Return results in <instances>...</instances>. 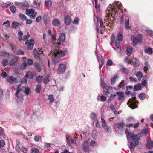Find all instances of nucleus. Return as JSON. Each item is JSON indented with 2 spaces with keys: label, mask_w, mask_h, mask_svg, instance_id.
<instances>
[{
  "label": "nucleus",
  "mask_w": 153,
  "mask_h": 153,
  "mask_svg": "<svg viewBox=\"0 0 153 153\" xmlns=\"http://www.w3.org/2000/svg\"><path fill=\"white\" fill-rule=\"evenodd\" d=\"M61 44L59 42L53 43V46L55 48V50L51 52L50 54L52 61L56 64L60 62V58L65 56L68 52L66 49L63 50L59 49Z\"/></svg>",
  "instance_id": "obj_1"
},
{
  "label": "nucleus",
  "mask_w": 153,
  "mask_h": 153,
  "mask_svg": "<svg viewBox=\"0 0 153 153\" xmlns=\"http://www.w3.org/2000/svg\"><path fill=\"white\" fill-rule=\"evenodd\" d=\"M20 91L23 92L27 95L31 93V90L28 87L23 86L21 88V85H19L17 86L15 95L16 100L19 102H22L23 100V95L20 93Z\"/></svg>",
  "instance_id": "obj_2"
},
{
  "label": "nucleus",
  "mask_w": 153,
  "mask_h": 153,
  "mask_svg": "<svg viewBox=\"0 0 153 153\" xmlns=\"http://www.w3.org/2000/svg\"><path fill=\"white\" fill-rule=\"evenodd\" d=\"M121 8V4L120 2H115L111 5L109 6L107 10L109 11H111L116 14L117 13L118 10H120Z\"/></svg>",
  "instance_id": "obj_3"
},
{
  "label": "nucleus",
  "mask_w": 153,
  "mask_h": 153,
  "mask_svg": "<svg viewBox=\"0 0 153 153\" xmlns=\"http://www.w3.org/2000/svg\"><path fill=\"white\" fill-rule=\"evenodd\" d=\"M115 13L111 11H109L108 10L106 12L107 15L105 18V21L106 22H108L110 23H112L114 22V17L113 16L111 17V16H112L113 14Z\"/></svg>",
  "instance_id": "obj_4"
},
{
  "label": "nucleus",
  "mask_w": 153,
  "mask_h": 153,
  "mask_svg": "<svg viewBox=\"0 0 153 153\" xmlns=\"http://www.w3.org/2000/svg\"><path fill=\"white\" fill-rule=\"evenodd\" d=\"M132 95L133 96L132 98L133 99V100L130 99L128 100L127 104L128 106L131 109H134L137 107V105L136 104V102L135 101L136 99L135 95L134 94H133Z\"/></svg>",
  "instance_id": "obj_5"
},
{
  "label": "nucleus",
  "mask_w": 153,
  "mask_h": 153,
  "mask_svg": "<svg viewBox=\"0 0 153 153\" xmlns=\"http://www.w3.org/2000/svg\"><path fill=\"white\" fill-rule=\"evenodd\" d=\"M25 13L30 18L32 19H34L37 15V13L35 12V10L32 9L26 10Z\"/></svg>",
  "instance_id": "obj_6"
},
{
  "label": "nucleus",
  "mask_w": 153,
  "mask_h": 153,
  "mask_svg": "<svg viewBox=\"0 0 153 153\" xmlns=\"http://www.w3.org/2000/svg\"><path fill=\"white\" fill-rule=\"evenodd\" d=\"M67 62L60 64L58 67V70L61 73L65 72L66 69Z\"/></svg>",
  "instance_id": "obj_7"
},
{
  "label": "nucleus",
  "mask_w": 153,
  "mask_h": 153,
  "mask_svg": "<svg viewBox=\"0 0 153 153\" xmlns=\"http://www.w3.org/2000/svg\"><path fill=\"white\" fill-rule=\"evenodd\" d=\"M34 43V40L32 39H31L29 40H27L25 42L26 45L28 49L30 50L33 48Z\"/></svg>",
  "instance_id": "obj_8"
},
{
  "label": "nucleus",
  "mask_w": 153,
  "mask_h": 153,
  "mask_svg": "<svg viewBox=\"0 0 153 153\" xmlns=\"http://www.w3.org/2000/svg\"><path fill=\"white\" fill-rule=\"evenodd\" d=\"M7 82L10 83H16L18 82L17 79L12 76H10L7 78Z\"/></svg>",
  "instance_id": "obj_9"
},
{
  "label": "nucleus",
  "mask_w": 153,
  "mask_h": 153,
  "mask_svg": "<svg viewBox=\"0 0 153 153\" xmlns=\"http://www.w3.org/2000/svg\"><path fill=\"white\" fill-rule=\"evenodd\" d=\"M10 58L11 59L10 60L9 64L10 66L14 65L17 61V58L13 54H10Z\"/></svg>",
  "instance_id": "obj_10"
},
{
  "label": "nucleus",
  "mask_w": 153,
  "mask_h": 153,
  "mask_svg": "<svg viewBox=\"0 0 153 153\" xmlns=\"http://www.w3.org/2000/svg\"><path fill=\"white\" fill-rule=\"evenodd\" d=\"M116 94L118 96V100L120 101H123L124 100L125 97L123 92L118 91L116 92Z\"/></svg>",
  "instance_id": "obj_11"
},
{
  "label": "nucleus",
  "mask_w": 153,
  "mask_h": 153,
  "mask_svg": "<svg viewBox=\"0 0 153 153\" xmlns=\"http://www.w3.org/2000/svg\"><path fill=\"white\" fill-rule=\"evenodd\" d=\"M43 19L45 25H46L49 23L50 19L47 15H44L43 16Z\"/></svg>",
  "instance_id": "obj_12"
},
{
  "label": "nucleus",
  "mask_w": 153,
  "mask_h": 153,
  "mask_svg": "<svg viewBox=\"0 0 153 153\" xmlns=\"http://www.w3.org/2000/svg\"><path fill=\"white\" fill-rule=\"evenodd\" d=\"M52 24L54 26H58L60 24V22L59 20L56 18L53 20Z\"/></svg>",
  "instance_id": "obj_13"
},
{
  "label": "nucleus",
  "mask_w": 153,
  "mask_h": 153,
  "mask_svg": "<svg viewBox=\"0 0 153 153\" xmlns=\"http://www.w3.org/2000/svg\"><path fill=\"white\" fill-rule=\"evenodd\" d=\"M64 20L65 23L67 25L69 24L71 21V19L69 15H66L64 18Z\"/></svg>",
  "instance_id": "obj_14"
},
{
  "label": "nucleus",
  "mask_w": 153,
  "mask_h": 153,
  "mask_svg": "<svg viewBox=\"0 0 153 153\" xmlns=\"http://www.w3.org/2000/svg\"><path fill=\"white\" fill-rule=\"evenodd\" d=\"M33 5L34 8L37 10H39L40 8V2L34 1L33 3Z\"/></svg>",
  "instance_id": "obj_15"
},
{
  "label": "nucleus",
  "mask_w": 153,
  "mask_h": 153,
  "mask_svg": "<svg viewBox=\"0 0 153 153\" xmlns=\"http://www.w3.org/2000/svg\"><path fill=\"white\" fill-rule=\"evenodd\" d=\"M59 39L60 42H63L65 41V35L63 33H61L59 36Z\"/></svg>",
  "instance_id": "obj_16"
},
{
  "label": "nucleus",
  "mask_w": 153,
  "mask_h": 153,
  "mask_svg": "<svg viewBox=\"0 0 153 153\" xmlns=\"http://www.w3.org/2000/svg\"><path fill=\"white\" fill-rule=\"evenodd\" d=\"M115 45L116 47V50L117 52H120L121 51L120 44L119 42L116 39L115 42Z\"/></svg>",
  "instance_id": "obj_17"
},
{
  "label": "nucleus",
  "mask_w": 153,
  "mask_h": 153,
  "mask_svg": "<svg viewBox=\"0 0 153 153\" xmlns=\"http://www.w3.org/2000/svg\"><path fill=\"white\" fill-rule=\"evenodd\" d=\"M102 127L104 130L106 132H110L111 131V128L108 126L107 124H102Z\"/></svg>",
  "instance_id": "obj_18"
},
{
  "label": "nucleus",
  "mask_w": 153,
  "mask_h": 153,
  "mask_svg": "<svg viewBox=\"0 0 153 153\" xmlns=\"http://www.w3.org/2000/svg\"><path fill=\"white\" fill-rule=\"evenodd\" d=\"M140 134H133L132 135V139L134 140V141L135 142L136 141V140H139L140 139Z\"/></svg>",
  "instance_id": "obj_19"
},
{
  "label": "nucleus",
  "mask_w": 153,
  "mask_h": 153,
  "mask_svg": "<svg viewBox=\"0 0 153 153\" xmlns=\"http://www.w3.org/2000/svg\"><path fill=\"white\" fill-rule=\"evenodd\" d=\"M139 142L137 141L135 142V143H134L133 142H131L130 144V148L131 150V151H133L134 148L138 144Z\"/></svg>",
  "instance_id": "obj_20"
},
{
  "label": "nucleus",
  "mask_w": 153,
  "mask_h": 153,
  "mask_svg": "<svg viewBox=\"0 0 153 153\" xmlns=\"http://www.w3.org/2000/svg\"><path fill=\"white\" fill-rule=\"evenodd\" d=\"M127 54L128 56H130L132 53L133 49L130 46H126Z\"/></svg>",
  "instance_id": "obj_21"
},
{
  "label": "nucleus",
  "mask_w": 153,
  "mask_h": 153,
  "mask_svg": "<svg viewBox=\"0 0 153 153\" xmlns=\"http://www.w3.org/2000/svg\"><path fill=\"white\" fill-rule=\"evenodd\" d=\"M22 8L24 10H27V9L29 7V5L27 2H25L21 4V5Z\"/></svg>",
  "instance_id": "obj_22"
},
{
  "label": "nucleus",
  "mask_w": 153,
  "mask_h": 153,
  "mask_svg": "<svg viewBox=\"0 0 153 153\" xmlns=\"http://www.w3.org/2000/svg\"><path fill=\"white\" fill-rule=\"evenodd\" d=\"M131 39L133 42V45L134 46H136V44L139 42V41L137 40V39L134 36H132Z\"/></svg>",
  "instance_id": "obj_23"
},
{
  "label": "nucleus",
  "mask_w": 153,
  "mask_h": 153,
  "mask_svg": "<svg viewBox=\"0 0 153 153\" xmlns=\"http://www.w3.org/2000/svg\"><path fill=\"white\" fill-rule=\"evenodd\" d=\"M33 52L35 58L37 59H39L40 53L38 52L36 49H34Z\"/></svg>",
  "instance_id": "obj_24"
},
{
  "label": "nucleus",
  "mask_w": 153,
  "mask_h": 153,
  "mask_svg": "<svg viewBox=\"0 0 153 153\" xmlns=\"http://www.w3.org/2000/svg\"><path fill=\"white\" fill-rule=\"evenodd\" d=\"M99 95L98 96L97 100L99 101H100L102 102H104L106 101V97L102 95L100 96V98H99Z\"/></svg>",
  "instance_id": "obj_25"
},
{
  "label": "nucleus",
  "mask_w": 153,
  "mask_h": 153,
  "mask_svg": "<svg viewBox=\"0 0 153 153\" xmlns=\"http://www.w3.org/2000/svg\"><path fill=\"white\" fill-rule=\"evenodd\" d=\"M147 146L149 149H150L153 147V141L151 140H147Z\"/></svg>",
  "instance_id": "obj_26"
},
{
  "label": "nucleus",
  "mask_w": 153,
  "mask_h": 153,
  "mask_svg": "<svg viewBox=\"0 0 153 153\" xmlns=\"http://www.w3.org/2000/svg\"><path fill=\"white\" fill-rule=\"evenodd\" d=\"M10 54H11L8 53L4 51H2L0 55L1 56H3L4 57H8L9 58H10Z\"/></svg>",
  "instance_id": "obj_27"
},
{
  "label": "nucleus",
  "mask_w": 153,
  "mask_h": 153,
  "mask_svg": "<svg viewBox=\"0 0 153 153\" xmlns=\"http://www.w3.org/2000/svg\"><path fill=\"white\" fill-rule=\"evenodd\" d=\"M25 76L27 78H28L30 79H32L33 78V75L32 73L28 71L27 72Z\"/></svg>",
  "instance_id": "obj_28"
},
{
  "label": "nucleus",
  "mask_w": 153,
  "mask_h": 153,
  "mask_svg": "<svg viewBox=\"0 0 153 153\" xmlns=\"http://www.w3.org/2000/svg\"><path fill=\"white\" fill-rule=\"evenodd\" d=\"M145 51L146 53L149 54H152L153 52L152 48L149 47H146L145 49Z\"/></svg>",
  "instance_id": "obj_29"
},
{
  "label": "nucleus",
  "mask_w": 153,
  "mask_h": 153,
  "mask_svg": "<svg viewBox=\"0 0 153 153\" xmlns=\"http://www.w3.org/2000/svg\"><path fill=\"white\" fill-rule=\"evenodd\" d=\"M52 2L50 0H46L45 1V4L48 7H50L51 6Z\"/></svg>",
  "instance_id": "obj_30"
},
{
  "label": "nucleus",
  "mask_w": 153,
  "mask_h": 153,
  "mask_svg": "<svg viewBox=\"0 0 153 153\" xmlns=\"http://www.w3.org/2000/svg\"><path fill=\"white\" fill-rule=\"evenodd\" d=\"M97 116L96 114L94 112H91L90 115V118L92 120H95L97 118Z\"/></svg>",
  "instance_id": "obj_31"
},
{
  "label": "nucleus",
  "mask_w": 153,
  "mask_h": 153,
  "mask_svg": "<svg viewBox=\"0 0 153 153\" xmlns=\"http://www.w3.org/2000/svg\"><path fill=\"white\" fill-rule=\"evenodd\" d=\"M48 98L50 101V103H52L54 101L53 96L52 94L49 95L48 96Z\"/></svg>",
  "instance_id": "obj_32"
},
{
  "label": "nucleus",
  "mask_w": 153,
  "mask_h": 153,
  "mask_svg": "<svg viewBox=\"0 0 153 153\" xmlns=\"http://www.w3.org/2000/svg\"><path fill=\"white\" fill-rule=\"evenodd\" d=\"M125 133L127 135V138L128 139V138L131 137L132 138L133 134H132L130 132V131L129 130H126L125 131Z\"/></svg>",
  "instance_id": "obj_33"
},
{
  "label": "nucleus",
  "mask_w": 153,
  "mask_h": 153,
  "mask_svg": "<svg viewBox=\"0 0 153 153\" xmlns=\"http://www.w3.org/2000/svg\"><path fill=\"white\" fill-rule=\"evenodd\" d=\"M136 75L139 80L140 81L143 76L142 73L141 72L139 71L136 74Z\"/></svg>",
  "instance_id": "obj_34"
},
{
  "label": "nucleus",
  "mask_w": 153,
  "mask_h": 153,
  "mask_svg": "<svg viewBox=\"0 0 153 153\" xmlns=\"http://www.w3.org/2000/svg\"><path fill=\"white\" fill-rule=\"evenodd\" d=\"M19 19L22 21H24L26 20L27 17L24 14L22 13H20L19 14Z\"/></svg>",
  "instance_id": "obj_35"
},
{
  "label": "nucleus",
  "mask_w": 153,
  "mask_h": 153,
  "mask_svg": "<svg viewBox=\"0 0 153 153\" xmlns=\"http://www.w3.org/2000/svg\"><path fill=\"white\" fill-rule=\"evenodd\" d=\"M129 20H126L125 21V28L126 29H130L131 28V27L129 26Z\"/></svg>",
  "instance_id": "obj_36"
},
{
  "label": "nucleus",
  "mask_w": 153,
  "mask_h": 153,
  "mask_svg": "<svg viewBox=\"0 0 153 153\" xmlns=\"http://www.w3.org/2000/svg\"><path fill=\"white\" fill-rule=\"evenodd\" d=\"M1 63L2 66L5 67L8 64V62L7 59H4L2 61Z\"/></svg>",
  "instance_id": "obj_37"
},
{
  "label": "nucleus",
  "mask_w": 153,
  "mask_h": 153,
  "mask_svg": "<svg viewBox=\"0 0 153 153\" xmlns=\"http://www.w3.org/2000/svg\"><path fill=\"white\" fill-rule=\"evenodd\" d=\"M43 79L42 76H39L36 78V81L39 83H41Z\"/></svg>",
  "instance_id": "obj_38"
},
{
  "label": "nucleus",
  "mask_w": 153,
  "mask_h": 153,
  "mask_svg": "<svg viewBox=\"0 0 153 153\" xmlns=\"http://www.w3.org/2000/svg\"><path fill=\"white\" fill-rule=\"evenodd\" d=\"M142 85L141 84H139L135 85L134 88V89L135 91H137L141 89Z\"/></svg>",
  "instance_id": "obj_39"
},
{
  "label": "nucleus",
  "mask_w": 153,
  "mask_h": 153,
  "mask_svg": "<svg viewBox=\"0 0 153 153\" xmlns=\"http://www.w3.org/2000/svg\"><path fill=\"white\" fill-rule=\"evenodd\" d=\"M34 65L37 71L40 72L41 71V69L39 67V64L37 63H35Z\"/></svg>",
  "instance_id": "obj_40"
},
{
  "label": "nucleus",
  "mask_w": 153,
  "mask_h": 153,
  "mask_svg": "<svg viewBox=\"0 0 153 153\" xmlns=\"http://www.w3.org/2000/svg\"><path fill=\"white\" fill-rule=\"evenodd\" d=\"M132 63L134 66L135 67H137L139 66V62L136 59H133L132 60Z\"/></svg>",
  "instance_id": "obj_41"
},
{
  "label": "nucleus",
  "mask_w": 153,
  "mask_h": 153,
  "mask_svg": "<svg viewBox=\"0 0 153 153\" xmlns=\"http://www.w3.org/2000/svg\"><path fill=\"white\" fill-rule=\"evenodd\" d=\"M49 76L48 75H47L44 78L43 80V82L45 84H46L49 82Z\"/></svg>",
  "instance_id": "obj_42"
},
{
  "label": "nucleus",
  "mask_w": 153,
  "mask_h": 153,
  "mask_svg": "<svg viewBox=\"0 0 153 153\" xmlns=\"http://www.w3.org/2000/svg\"><path fill=\"white\" fill-rule=\"evenodd\" d=\"M27 64L25 62L23 63L20 66V68L22 70H24L25 69L26 67H27Z\"/></svg>",
  "instance_id": "obj_43"
},
{
  "label": "nucleus",
  "mask_w": 153,
  "mask_h": 153,
  "mask_svg": "<svg viewBox=\"0 0 153 153\" xmlns=\"http://www.w3.org/2000/svg\"><path fill=\"white\" fill-rule=\"evenodd\" d=\"M41 89V86L39 85H38L36 87V88L35 89V91L36 93H39Z\"/></svg>",
  "instance_id": "obj_44"
},
{
  "label": "nucleus",
  "mask_w": 153,
  "mask_h": 153,
  "mask_svg": "<svg viewBox=\"0 0 153 153\" xmlns=\"http://www.w3.org/2000/svg\"><path fill=\"white\" fill-rule=\"evenodd\" d=\"M118 129H121L124 127L125 124L123 122H120L118 124Z\"/></svg>",
  "instance_id": "obj_45"
},
{
  "label": "nucleus",
  "mask_w": 153,
  "mask_h": 153,
  "mask_svg": "<svg viewBox=\"0 0 153 153\" xmlns=\"http://www.w3.org/2000/svg\"><path fill=\"white\" fill-rule=\"evenodd\" d=\"M10 9L13 13H14L16 10V7L13 6H11L10 7Z\"/></svg>",
  "instance_id": "obj_46"
},
{
  "label": "nucleus",
  "mask_w": 153,
  "mask_h": 153,
  "mask_svg": "<svg viewBox=\"0 0 153 153\" xmlns=\"http://www.w3.org/2000/svg\"><path fill=\"white\" fill-rule=\"evenodd\" d=\"M139 97L141 100H143L145 98L146 95L144 93H142L139 95Z\"/></svg>",
  "instance_id": "obj_47"
},
{
  "label": "nucleus",
  "mask_w": 153,
  "mask_h": 153,
  "mask_svg": "<svg viewBox=\"0 0 153 153\" xmlns=\"http://www.w3.org/2000/svg\"><path fill=\"white\" fill-rule=\"evenodd\" d=\"M118 79V77L117 75L115 76L111 79V83L112 84H114L116 79Z\"/></svg>",
  "instance_id": "obj_48"
},
{
  "label": "nucleus",
  "mask_w": 153,
  "mask_h": 153,
  "mask_svg": "<svg viewBox=\"0 0 153 153\" xmlns=\"http://www.w3.org/2000/svg\"><path fill=\"white\" fill-rule=\"evenodd\" d=\"M97 22L100 23V27H102L103 25V22L102 20L99 17H97Z\"/></svg>",
  "instance_id": "obj_49"
},
{
  "label": "nucleus",
  "mask_w": 153,
  "mask_h": 153,
  "mask_svg": "<svg viewBox=\"0 0 153 153\" xmlns=\"http://www.w3.org/2000/svg\"><path fill=\"white\" fill-rule=\"evenodd\" d=\"M124 86L125 84L124 83V81L122 80L121 82L119 84V87L120 88L123 89L124 88Z\"/></svg>",
  "instance_id": "obj_50"
},
{
  "label": "nucleus",
  "mask_w": 153,
  "mask_h": 153,
  "mask_svg": "<svg viewBox=\"0 0 153 153\" xmlns=\"http://www.w3.org/2000/svg\"><path fill=\"white\" fill-rule=\"evenodd\" d=\"M10 22L8 20L4 22L3 24V26H4L6 27H7L10 25Z\"/></svg>",
  "instance_id": "obj_51"
},
{
  "label": "nucleus",
  "mask_w": 153,
  "mask_h": 153,
  "mask_svg": "<svg viewBox=\"0 0 153 153\" xmlns=\"http://www.w3.org/2000/svg\"><path fill=\"white\" fill-rule=\"evenodd\" d=\"M117 39L119 41H122L123 39V35L121 33H119L118 34Z\"/></svg>",
  "instance_id": "obj_52"
},
{
  "label": "nucleus",
  "mask_w": 153,
  "mask_h": 153,
  "mask_svg": "<svg viewBox=\"0 0 153 153\" xmlns=\"http://www.w3.org/2000/svg\"><path fill=\"white\" fill-rule=\"evenodd\" d=\"M19 23L17 22H14L12 24V27L13 28H17L18 27Z\"/></svg>",
  "instance_id": "obj_53"
},
{
  "label": "nucleus",
  "mask_w": 153,
  "mask_h": 153,
  "mask_svg": "<svg viewBox=\"0 0 153 153\" xmlns=\"http://www.w3.org/2000/svg\"><path fill=\"white\" fill-rule=\"evenodd\" d=\"M41 137L39 136H35L34 137V140L35 141L38 142L41 140Z\"/></svg>",
  "instance_id": "obj_54"
},
{
  "label": "nucleus",
  "mask_w": 153,
  "mask_h": 153,
  "mask_svg": "<svg viewBox=\"0 0 153 153\" xmlns=\"http://www.w3.org/2000/svg\"><path fill=\"white\" fill-rule=\"evenodd\" d=\"M23 36V33L22 31L19 32L18 33V36L19 38V41L22 40V37Z\"/></svg>",
  "instance_id": "obj_55"
},
{
  "label": "nucleus",
  "mask_w": 153,
  "mask_h": 153,
  "mask_svg": "<svg viewBox=\"0 0 153 153\" xmlns=\"http://www.w3.org/2000/svg\"><path fill=\"white\" fill-rule=\"evenodd\" d=\"M27 78L26 76L25 75V76L22 79V83H24V84H26L27 82Z\"/></svg>",
  "instance_id": "obj_56"
},
{
  "label": "nucleus",
  "mask_w": 153,
  "mask_h": 153,
  "mask_svg": "<svg viewBox=\"0 0 153 153\" xmlns=\"http://www.w3.org/2000/svg\"><path fill=\"white\" fill-rule=\"evenodd\" d=\"M113 64V62L112 60L109 59L108 60L107 64H106V66H111Z\"/></svg>",
  "instance_id": "obj_57"
},
{
  "label": "nucleus",
  "mask_w": 153,
  "mask_h": 153,
  "mask_svg": "<svg viewBox=\"0 0 153 153\" xmlns=\"http://www.w3.org/2000/svg\"><path fill=\"white\" fill-rule=\"evenodd\" d=\"M101 57L102 58V62L100 65L99 66V69L100 70H101V68L103 65L104 62V59L103 58V57L102 56H101Z\"/></svg>",
  "instance_id": "obj_58"
},
{
  "label": "nucleus",
  "mask_w": 153,
  "mask_h": 153,
  "mask_svg": "<svg viewBox=\"0 0 153 153\" xmlns=\"http://www.w3.org/2000/svg\"><path fill=\"white\" fill-rule=\"evenodd\" d=\"M27 65H32L33 63V61L31 59H28L27 60Z\"/></svg>",
  "instance_id": "obj_59"
},
{
  "label": "nucleus",
  "mask_w": 153,
  "mask_h": 153,
  "mask_svg": "<svg viewBox=\"0 0 153 153\" xmlns=\"http://www.w3.org/2000/svg\"><path fill=\"white\" fill-rule=\"evenodd\" d=\"M105 89L107 90L106 93H109V90L110 89H112V88L110 86H108L107 85H105L104 87Z\"/></svg>",
  "instance_id": "obj_60"
},
{
  "label": "nucleus",
  "mask_w": 153,
  "mask_h": 153,
  "mask_svg": "<svg viewBox=\"0 0 153 153\" xmlns=\"http://www.w3.org/2000/svg\"><path fill=\"white\" fill-rule=\"evenodd\" d=\"M83 149L84 151L87 153H88L89 151V148L88 146L83 147Z\"/></svg>",
  "instance_id": "obj_61"
},
{
  "label": "nucleus",
  "mask_w": 153,
  "mask_h": 153,
  "mask_svg": "<svg viewBox=\"0 0 153 153\" xmlns=\"http://www.w3.org/2000/svg\"><path fill=\"white\" fill-rule=\"evenodd\" d=\"M90 144L91 146L93 147H95L97 146V144L96 142L94 140L91 141Z\"/></svg>",
  "instance_id": "obj_62"
},
{
  "label": "nucleus",
  "mask_w": 153,
  "mask_h": 153,
  "mask_svg": "<svg viewBox=\"0 0 153 153\" xmlns=\"http://www.w3.org/2000/svg\"><path fill=\"white\" fill-rule=\"evenodd\" d=\"M29 37V35L28 33H27L26 35L24 36H23L22 40L23 41H24L25 40H26L27 39H28Z\"/></svg>",
  "instance_id": "obj_63"
},
{
  "label": "nucleus",
  "mask_w": 153,
  "mask_h": 153,
  "mask_svg": "<svg viewBox=\"0 0 153 153\" xmlns=\"http://www.w3.org/2000/svg\"><path fill=\"white\" fill-rule=\"evenodd\" d=\"M136 38L139 42H140L142 40V36L141 34H139L137 36Z\"/></svg>",
  "instance_id": "obj_64"
}]
</instances>
